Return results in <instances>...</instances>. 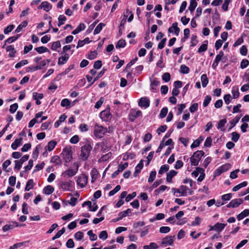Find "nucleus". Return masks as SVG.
Returning a JSON list of instances; mask_svg holds the SVG:
<instances>
[{
	"mask_svg": "<svg viewBox=\"0 0 249 249\" xmlns=\"http://www.w3.org/2000/svg\"><path fill=\"white\" fill-rule=\"evenodd\" d=\"M43 98V94L42 93H38L34 92L33 93V98L35 100H40Z\"/></svg>",
	"mask_w": 249,
	"mask_h": 249,
	"instance_id": "obj_50",
	"label": "nucleus"
},
{
	"mask_svg": "<svg viewBox=\"0 0 249 249\" xmlns=\"http://www.w3.org/2000/svg\"><path fill=\"white\" fill-rule=\"evenodd\" d=\"M72 181L69 180L68 181H61L60 182V188L65 191L70 190V188L71 186Z\"/></svg>",
	"mask_w": 249,
	"mask_h": 249,
	"instance_id": "obj_14",
	"label": "nucleus"
},
{
	"mask_svg": "<svg viewBox=\"0 0 249 249\" xmlns=\"http://www.w3.org/2000/svg\"><path fill=\"white\" fill-rule=\"evenodd\" d=\"M178 23L177 22H174L173 23L172 26L168 29V32L169 33H173L178 36L180 31L179 28L178 27Z\"/></svg>",
	"mask_w": 249,
	"mask_h": 249,
	"instance_id": "obj_15",
	"label": "nucleus"
},
{
	"mask_svg": "<svg viewBox=\"0 0 249 249\" xmlns=\"http://www.w3.org/2000/svg\"><path fill=\"white\" fill-rule=\"evenodd\" d=\"M167 188V186L165 185H161L159 188L156 189L154 191L156 195H158L162 192L165 191Z\"/></svg>",
	"mask_w": 249,
	"mask_h": 249,
	"instance_id": "obj_48",
	"label": "nucleus"
},
{
	"mask_svg": "<svg viewBox=\"0 0 249 249\" xmlns=\"http://www.w3.org/2000/svg\"><path fill=\"white\" fill-rule=\"evenodd\" d=\"M169 169V166L167 164H164V165H162L159 171V174H160V175H162L164 173L167 172Z\"/></svg>",
	"mask_w": 249,
	"mask_h": 249,
	"instance_id": "obj_42",
	"label": "nucleus"
},
{
	"mask_svg": "<svg viewBox=\"0 0 249 249\" xmlns=\"http://www.w3.org/2000/svg\"><path fill=\"white\" fill-rule=\"evenodd\" d=\"M175 239V236H167L162 239L161 244L172 246Z\"/></svg>",
	"mask_w": 249,
	"mask_h": 249,
	"instance_id": "obj_10",
	"label": "nucleus"
},
{
	"mask_svg": "<svg viewBox=\"0 0 249 249\" xmlns=\"http://www.w3.org/2000/svg\"><path fill=\"white\" fill-rule=\"evenodd\" d=\"M88 176L85 174H82L78 177L77 184L81 188H84L87 184Z\"/></svg>",
	"mask_w": 249,
	"mask_h": 249,
	"instance_id": "obj_6",
	"label": "nucleus"
},
{
	"mask_svg": "<svg viewBox=\"0 0 249 249\" xmlns=\"http://www.w3.org/2000/svg\"><path fill=\"white\" fill-rule=\"evenodd\" d=\"M185 107H186V105L185 104H181L178 105V111L177 112V115H180L182 113L183 109Z\"/></svg>",
	"mask_w": 249,
	"mask_h": 249,
	"instance_id": "obj_58",
	"label": "nucleus"
},
{
	"mask_svg": "<svg viewBox=\"0 0 249 249\" xmlns=\"http://www.w3.org/2000/svg\"><path fill=\"white\" fill-rule=\"evenodd\" d=\"M78 166H77L76 168L74 169H68L63 173L64 177H72L74 176L77 173L78 170Z\"/></svg>",
	"mask_w": 249,
	"mask_h": 249,
	"instance_id": "obj_11",
	"label": "nucleus"
},
{
	"mask_svg": "<svg viewBox=\"0 0 249 249\" xmlns=\"http://www.w3.org/2000/svg\"><path fill=\"white\" fill-rule=\"evenodd\" d=\"M88 235L89 236V239L91 241H95L97 240V235L93 233L92 230H89L87 232Z\"/></svg>",
	"mask_w": 249,
	"mask_h": 249,
	"instance_id": "obj_53",
	"label": "nucleus"
},
{
	"mask_svg": "<svg viewBox=\"0 0 249 249\" xmlns=\"http://www.w3.org/2000/svg\"><path fill=\"white\" fill-rule=\"evenodd\" d=\"M231 93L233 98L237 99L239 98L240 96V93L238 87L234 86L232 88Z\"/></svg>",
	"mask_w": 249,
	"mask_h": 249,
	"instance_id": "obj_27",
	"label": "nucleus"
},
{
	"mask_svg": "<svg viewBox=\"0 0 249 249\" xmlns=\"http://www.w3.org/2000/svg\"><path fill=\"white\" fill-rule=\"evenodd\" d=\"M142 116V111L137 109H131L128 115V119L131 122H134L135 120Z\"/></svg>",
	"mask_w": 249,
	"mask_h": 249,
	"instance_id": "obj_5",
	"label": "nucleus"
},
{
	"mask_svg": "<svg viewBox=\"0 0 249 249\" xmlns=\"http://www.w3.org/2000/svg\"><path fill=\"white\" fill-rule=\"evenodd\" d=\"M61 47V43L60 41L58 40L52 43L51 49L53 51L59 52L58 49Z\"/></svg>",
	"mask_w": 249,
	"mask_h": 249,
	"instance_id": "obj_33",
	"label": "nucleus"
},
{
	"mask_svg": "<svg viewBox=\"0 0 249 249\" xmlns=\"http://www.w3.org/2000/svg\"><path fill=\"white\" fill-rule=\"evenodd\" d=\"M227 123V120L226 119H223L222 120H221L219 121L217 128L218 129H220L221 131H225V129L224 128V127L225 125V124Z\"/></svg>",
	"mask_w": 249,
	"mask_h": 249,
	"instance_id": "obj_30",
	"label": "nucleus"
},
{
	"mask_svg": "<svg viewBox=\"0 0 249 249\" xmlns=\"http://www.w3.org/2000/svg\"><path fill=\"white\" fill-rule=\"evenodd\" d=\"M226 226V224L220 223L217 222L214 225L215 231L218 232H220L222 231H223V230L225 228Z\"/></svg>",
	"mask_w": 249,
	"mask_h": 249,
	"instance_id": "obj_29",
	"label": "nucleus"
},
{
	"mask_svg": "<svg viewBox=\"0 0 249 249\" xmlns=\"http://www.w3.org/2000/svg\"><path fill=\"white\" fill-rule=\"evenodd\" d=\"M197 6V2L196 0H191L189 6L188 7L189 10L191 12H193Z\"/></svg>",
	"mask_w": 249,
	"mask_h": 249,
	"instance_id": "obj_43",
	"label": "nucleus"
},
{
	"mask_svg": "<svg viewBox=\"0 0 249 249\" xmlns=\"http://www.w3.org/2000/svg\"><path fill=\"white\" fill-rule=\"evenodd\" d=\"M71 102L67 98L64 99L61 101V106L62 107H68L70 106Z\"/></svg>",
	"mask_w": 249,
	"mask_h": 249,
	"instance_id": "obj_55",
	"label": "nucleus"
},
{
	"mask_svg": "<svg viewBox=\"0 0 249 249\" xmlns=\"http://www.w3.org/2000/svg\"><path fill=\"white\" fill-rule=\"evenodd\" d=\"M139 106L141 107L147 108L150 106V101L147 97H142L139 100Z\"/></svg>",
	"mask_w": 249,
	"mask_h": 249,
	"instance_id": "obj_9",
	"label": "nucleus"
},
{
	"mask_svg": "<svg viewBox=\"0 0 249 249\" xmlns=\"http://www.w3.org/2000/svg\"><path fill=\"white\" fill-rule=\"evenodd\" d=\"M247 185V181H243L242 183H240V184L235 186L232 188V191L233 192H236L238 190H239V189H240L241 188H242L243 187H246Z\"/></svg>",
	"mask_w": 249,
	"mask_h": 249,
	"instance_id": "obj_36",
	"label": "nucleus"
},
{
	"mask_svg": "<svg viewBox=\"0 0 249 249\" xmlns=\"http://www.w3.org/2000/svg\"><path fill=\"white\" fill-rule=\"evenodd\" d=\"M208 41L206 40L198 48V53H201L205 52L207 50Z\"/></svg>",
	"mask_w": 249,
	"mask_h": 249,
	"instance_id": "obj_35",
	"label": "nucleus"
},
{
	"mask_svg": "<svg viewBox=\"0 0 249 249\" xmlns=\"http://www.w3.org/2000/svg\"><path fill=\"white\" fill-rule=\"evenodd\" d=\"M35 50L38 53H42L45 52H49V49L47 48L44 46L36 47L35 49Z\"/></svg>",
	"mask_w": 249,
	"mask_h": 249,
	"instance_id": "obj_41",
	"label": "nucleus"
},
{
	"mask_svg": "<svg viewBox=\"0 0 249 249\" xmlns=\"http://www.w3.org/2000/svg\"><path fill=\"white\" fill-rule=\"evenodd\" d=\"M28 64V61L27 60H23L20 61V62H18L16 65H15V68L16 69H19L21 67L26 65Z\"/></svg>",
	"mask_w": 249,
	"mask_h": 249,
	"instance_id": "obj_60",
	"label": "nucleus"
},
{
	"mask_svg": "<svg viewBox=\"0 0 249 249\" xmlns=\"http://www.w3.org/2000/svg\"><path fill=\"white\" fill-rule=\"evenodd\" d=\"M58 26L60 27L62 25L64 24V22L66 20L67 18L64 15H60L58 18Z\"/></svg>",
	"mask_w": 249,
	"mask_h": 249,
	"instance_id": "obj_51",
	"label": "nucleus"
},
{
	"mask_svg": "<svg viewBox=\"0 0 249 249\" xmlns=\"http://www.w3.org/2000/svg\"><path fill=\"white\" fill-rule=\"evenodd\" d=\"M243 203V200L241 198L232 199L227 205L228 208H236Z\"/></svg>",
	"mask_w": 249,
	"mask_h": 249,
	"instance_id": "obj_8",
	"label": "nucleus"
},
{
	"mask_svg": "<svg viewBox=\"0 0 249 249\" xmlns=\"http://www.w3.org/2000/svg\"><path fill=\"white\" fill-rule=\"evenodd\" d=\"M168 113V108L167 107H164L162 108L160 113V118H164Z\"/></svg>",
	"mask_w": 249,
	"mask_h": 249,
	"instance_id": "obj_49",
	"label": "nucleus"
},
{
	"mask_svg": "<svg viewBox=\"0 0 249 249\" xmlns=\"http://www.w3.org/2000/svg\"><path fill=\"white\" fill-rule=\"evenodd\" d=\"M52 8V5L48 1L42 2L38 7V9H43L46 12L49 11Z\"/></svg>",
	"mask_w": 249,
	"mask_h": 249,
	"instance_id": "obj_12",
	"label": "nucleus"
},
{
	"mask_svg": "<svg viewBox=\"0 0 249 249\" xmlns=\"http://www.w3.org/2000/svg\"><path fill=\"white\" fill-rule=\"evenodd\" d=\"M160 84V82L157 78H154L151 82V90L153 92L156 91L157 90V87Z\"/></svg>",
	"mask_w": 249,
	"mask_h": 249,
	"instance_id": "obj_17",
	"label": "nucleus"
},
{
	"mask_svg": "<svg viewBox=\"0 0 249 249\" xmlns=\"http://www.w3.org/2000/svg\"><path fill=\"white\" fill-rule=\"evenodd\" d=\"M240 134L236 132L231 133V140L234 142H237L240 138Z\"/></svg>",
	"mask_w": 249,
	"mask_h": 249,
	"instance_id": "obj_52",
	"label": "nucleus"
},
{
	"mask_svg": "<svg viewBox=\"0 0 249 249\" xmlns=\"http://www.w3.org/2000/svg\"><path fill=\"white\" fill-rule=\"evenodd\" d=\"M34 187V181L32 179H29L26 185L25 188V191H28L30 190H31L32 188H33Z\"/></svg>",
	"mask_w": 249,
	"mask_h": 249,
	"instance_id": "obj_40",
	"label": "nucleus"
},
{
	"mask_svg": "<svg viewBox=\"0 0 249 249\" xmlns=\"http://www.w3.org/2000/svg\"><path fill=\"white\" fill-rule=\"evenodd\" d=\"M62 155L66 162H70L72 159L71 154L69 151L64 150L62 153Z\"/></svg>",
	"mask_w": 249,
	"mask_h": 249,
	"instance_id": "obj_13",
	"label": "nucleus"
},
{
	"mask_svg": "<svg viewBox=\"0 0 249 249\" xmlns=\"http://www.w3.org/2000/svg\"><path fill=\"white\" fill-rule=\"evenodd\" d=\"M107 132V128L96 124L94 126V135L97 138H102Z\"/></svg>",
	"mask_w": 249,
	"mask_h": 249,
	"instance_id": "obj_4",
	"label": "nucleus"
},
{
	"mask_svg": "<svg viewBox=\"0 0 249 249\" xmlns=\"http://www.w3.org/2000/svg\"><path fill=\"white\" fill-rule=\"evenodd\" d=\"M100 116L101 119L105 122L110 120L112 117L109 109H107L101 112Z\"/></svg>",
	"mask_w": 249,
	"mask_h": 249,
	"instance_id": "obj_7",
	"label": "nucleus"
},
{
	"mask_svg": "<svg viewBox=\"0 0 249 249\" xmlns=\"http://www.w3.org/2000/svg\"><path fill=\"white\" fill-rule=\"evenodd\" d=\"M121 189V186L119 185H117L113 190L109 192L108 195L111 196L117 193Z\"/></svg>",
	"mask_w": 249,
	"mask_h": 249,
	"instance_id": "obj_57",
	"label": "nucleus"
},
{
	"mask_svg": "<svg viewBox=\"0 0 249 249\" xmlns=\"http://www.w3.org/2000/svg\"><path fill=\"white\" fill-rule=\"evenodd\" d=\"M90 41L91 40H90L89 37H86L82 40H79L76 46V48L78 49L80 47H83L85 44H89L90 43Z\"/></svg>",
	"mask_w": 249,
	"mask_h": 249,
	"instance_id": "obj_28",
	"label": "nucleus"
},
{
	"mask_svg": "<svg viewBox=\"0 0 249 249\" xmlns=\"http://www.w3.org/2000/svg\"><path fill=\"white\" fill-rule=\"evenodd\" d=\"M204 152L202 151L195 152L190 158L191 164L192 166H196L198 164L202 157L203 156Z\"/></svg>",
	"mask_w": 249,
	"mask_h": 249,
	"instance_id": "obj_2",
	"label": "nucleus"
},
{
	"mask_svg": "<svg viewBox=\"0 0 249 249\" xmlns=\"http://www.w3.org/2000/svg\"><path fill=\"white\" fill-rule=\"evenodd\" d=\"M56 144H57V142L56 141L52 140L48 142L47 145H46L44 149H46V150L51 151L54 149V148L56 146Z\"/></svg>",
	"mask_w": 249,
	"mask_h": 249,
	"instance_id": "obj_23",
	"label": "nucleus"
},
{
	"mask_svg": "<svg viewBox=\"0 0 249 249\" xmlns=\"http://www.w3.org/2000/svg\"><path fill=\"white\" fill-rule=\"evenodd\" d=\"M41 148V146L40 144L37 145L35 150L33 153V158L36 159L39 154V150Z\"/></svg>",
	"mask_w": 249,
	"mask_h": 249,
	"instance_id": "obj_46",
	"label": "nucleus"
},
{
	"mask_svg": "<svg viewBox=\"0 0 249 249\" xmlns=\"http://www.w3.org/2000/svg\"><path fill=\"white\" fill-rule=\"evenodd\" d=\"M201 80L202 87L204 88L206 87L209 82V79L207 76V75L205 74H202L201 76Z\"/></svg>",
	"mask_w": 249,
	"mask_h": 249,
	"instance_id": "obj_34",
	"label": "nucleus"
},
{
	"mask_svg": "<svg viewBox=\"0 0 249 249\" xmlns=\"http://www.w3.org/2000/svg\"><path fill=\"white\" fill-rule=\"evenodd\" d=\"M177 173V172L175 170H172L170 171L166 174V181L169 183L172 182L173 178L174 177Z\"/></svg>",
	"mask_w": 249,
	"mask_h": 249,
	"instance_id": "obj_18",
	"label": "nucleus"
},
{
	"mask_svg": "<svg viewBox=\"0 0 249 249\" xmlns=\"http://www.w3.org/2000/svg\"><path fill=\"white\" fill-rule=\"evenodd\" d=\"M6 52H9L8 54L10 57H13L15 56L16 51L15 50L13 45H9L6 48Z\"/></svg>",
	"mask_w": 249,
	"mask_h": 249,
	"instance_id": "obj_22",
	"label": "nucleus"
},
{
	"mask_svg": "<svg viewBox=\"0 0 249 249\" xmlns=\"http://www.w3.org/2000/svg\"><path fill=\"white\" fill-rule=\"evenodd\" d=\"M162 80L165 82H168L170 80L171 75L169 73L165 72L162 76Z\"/></svg>",
	"mask_w": 249,
	"mask_h": 249,
	"instance_id": "obj_64",
	"label": "nucleus"
},
{
	"mask_svg": "<svg viewBox=\"0 0 249 249\" xmlns=\"http://www.w3.org/2000/svg\"><path fill=\"white\" fill-rule=\"evenodd\" d=\"M90 175L91 177V182H94L97 179L98 175V172L95 168L92 169Z\"/></svg>",
	"mask_w": 249,
	"mask_h": 249,
	"instance_id": "obj_32",
	"label": "nucleus"
},
{
	"mask_svg": "<svg viewBox=\"0 0 249 249\" xmlns=\"http://www.w3.org/2000/svg\"><path fill=\"white\" fill-rule=\"evenodd\" d=\"M188 190V188L187 187L184 185H181L178 189H176L175 188L172 189V193L174 195L176 196H187Z\"/></svg>",
	"mask_w": 249,
	"mask_h": 249,
	"instance_id": "obj_3",
	"label": "nucleus"
},
{
	"mask_svg": "<svg viewBox=\"0 0 249 249\" xmlns=\"http://www.w3.org/2000/svg\"><path fill=\"white\" fill-rule=\"evenodd\" d=\"M249 215V209H245L237 215V219L240 221Z\"/></svg>",
	"mask_w": 249,
	"mask_h": 249,
	"instance_id": "obj_25",
	"label": "nucleus"
},
{
	"mask_svg": "<svg viewBox=\"0 0 249 249\" xmlns=\"http://www.w3.org/2000/svg\"><path fill=\"white\" fill-rule=\"evenodd\" d=\"M198 108V105L197 103H193L192 104L189 110L191 113H194L196 111Z\"/></svg>",
	"mask_w": 249,
	"mask_h": 249,
	"instance_id": "obj_54",
	"label": "nucleus"
},
{
	"mask_svg": "<svg viewBox=\"0 0 249 249\" xmlns=\"http://www.w3.org/2000/svg\"><path fill=\"white\" fill-rule=\"evenodd\" d=\"M190 69L189 67L185 65H181L180 67V72L183 74H187L189 72Z\"/></svg>",
	"mask_w": 249,
	"mask_h": 249,
	"instance_id": "obj_44",
	"label": "nucleus"
},
{
	"mask_svg": "<svg viewBox=\"0 0 249 249\" xmlns=\"http://www.w3.org/2000/svg\"><path fill=\"white\" fill-rule=\"evenodd\" d=\"M51 162L56 165H60L61 164V160L58 156H53L51 158Z\"/></svg>",
	"mask_w": 249,
	"mask_h": 249,
	"instance_id": "obj_37",
	"label": "nucleus"
},
{
	"mask_svg": "<svg viewBox=\"0 0 249 249\" xmlns=\"http://www.w3.org/2000/svg\"><path fill=\"white\" fill-rule=\"evenodd\" d=\"M105 26V24L103 23H100L95 28L94 30L93 34L97 35L102 30L103 28Z\"/></svg>",
	"mask_w": 249,
	"mask_h": 249,
	"instance_id": "obj_38",
	"label": "nucleus"
},
{
	"mask_svg": "<svg viewBox=\"0 0 249 249\" xmlns=\"http://www.w3.org/2000/svg\"><path fill=\"white\" fill-rule=\"evenodd\" d=\"M50 62V60L49 59H45V60H42L37 65L38 70H41V69L44 68L45 67L49 65Z\"/></svg>",
	"mask_w": 249,
	"mask_h": 249,
	"instance_id": "obj_24",
	"label": "nucleus"
},
{
	"mask_svg": "<svg viewBox=\"0 0 249 249\" xmlns=\"http://www.w3.org/2000/svg\"><path fill=\"white\" fill-rule=\"evenodd\" d=\"M92 149V146L89 143H87L81 147L80 157L83 160H87Z\"/></svg>",
	"mask_w": 249,
	"mask_h": 249,
	"instance_id": "obj_1",
	"label": "nucleus"
},
{
	"mask_svg": "<svg viewBox=\"0 0 249 249\" xmlns=\"http://www.w3.org/2000/svg\"><path fill=\"white\" fill-rule=\"evenodd\" d=\"M198 41L197 40V37L196 35H193L191 36V47L195 46L197 43Z\"/></svg>",
	"mask_w": 249,
	"mask_h": 249,
	"instance_id": "obj_59",
	"label": "nucleus"
},
{
	"mask_svg": "<svg viewBox=\"0 0 249 249\" xmlns=\"http://www.w3.org/2000/svg\"><path fill=\"white\" fill-rule=\"evenodd\" d=\"M54 191V188L51 185H48L43 189V193L46 195H50Z\"/></svg>",
	"mask_w": 249,
	"mask_h": 249,
	"instance_id": "obj_31",
	"label": "nucleus"
},
{
	"mask_svg": "<svg viewBox=\"0 0 249 249\" xmlns=\"http://www.w3.org/2000/svg\"><path fill=\"white\" fill-rule=\"evenodd\" d=\"M18 226V224L16 222H13L11 224H6L2 227V231L4 232H6L8 230H12L15 227Z\"/></svg>",
	"mask_w": 249,
	"mask_h": 249,
	"instance_id": "obj_20",
	"label": "nucleus"
},
{
	"mask_svg": "<svg viewBox=\"0 0 249 249\" xmlns=\"http://www.w3.org/2000/svg\"><path fill=\"white\" fill-rule=\"evenodd\" d=\"M211 99H212V98H211V96L207 95L205 97V99L203 102V107H207L208 106V105L209 104L210 102H211Z\"/></svg>",
	"mask_w": 249,
	"mask_h": 249,
	"instance_id": "obj_63",
	"label": "nucleus"
},
{
	"mask_svg": "<svg viewBox=\"0 0 249 249\" xmlns=\"http://www.w3.org/2000/svg\"><path fill=\"white\" fill-rule=\"evenodd\" d=\"M241 118V116H236L234 119L231 120L230 122V124H231V127L230 129H231V128L233 127L236 124L239 122Z\"/></svg>",
	"mask_w": 249,
	"mask_h": 249,
	"instance_id": "obj_39",
	"label": "nucleus"
},
{
	"mask_svg": "<svg viewBox=\"0 0 249 249\" xmlns=\"http://www.w3.org/2000/svg\"><path fill=\"white\" fill-rule=\"evenodd\" d=\"M84 234L82 231H79L74 234V238L76 240L79 241L83 238Z\"/></svg>",
	"mask_w": 249,
	"mask_h": 249,
	"instance_id": "obj_62",
	"label": "nucleus"
},
{
	"mask_svg": "<svg viewBox=\"0 0 249 249\" xmlns=\"http://www.w3.org/2000/svg\"><path fill=\"white\" fill-rule=\"evenodd\" d=\"M143 167V162L142 160H141L135 167V170L133 174L134 177H136L138 176V175L140 173L141 170L142 169Z\"/></svg>",
	"mask_w": 249,
	"mask_h": 249,
	"instance_id": "obj_19",
	"label": "nucleus"
},
{
	"mask_svg": "<svg viewBox=\"0 0 249 249\" xmlns=\"http://www.w3.org/2000/svg\"><path fill=\"white\" fill-rule=\"evenodd\" d=\"M131 211H132L131 209H128L126 211H124L120 212L118 214V217L117 218L116 221L121 220V219H123L124 217L126 216L129 213H131Z\"/></svg>",
	"mask_w": 249,
	"mask_h": 249,
	"instance_id": "obj_21",
	"label": "nucleus"
},
{
	"mask_svg": "<svg viewBox=\"0 0 249 249\" xmlns=\"http://www.w3.org/2000/svg\"><path fill=\"white\" fill-rule=\"evenodd\" d=\"M22 138H20L19 139H17L15 142L12 143L11 144V148L13 150H16L17 148L20 145L22 144L21 141H22Z\"/></svg>",
	"mask_w": 249,
	"mask_h": 249,
	"instance_id": "obj_26",
	"label": "nucleus"
},
{
	"mask_svg": "<svg viewBox=\"0 0 249 249\" xmlns=\"http://www.w3.org/2000/svg\"><path fill=\"white\" fill-rule=\"evenodd\" d=\"M143 67L142 65H139L136 67L133 74L136 76H138L143 70Z\"/></svg>",
	"mask_w": 249,
	"mask_h": 249,
	"instance_id": "obj_47",
	"label": "nucleus"
},
{
	"mask_svg": "<svg viewBox=\"0 0 249 249\" xmlns=\"http://www.w3.org/2000/svg\"><path fill=\"white\" fill-rule=\"evenodd\" d=\"M69 59V54L67 53H65L64 55H62L58 58V65H62L66 63Z\"/></svg>",
	"mask_w": 249,
	"mask_h": 249,
	"instance_id": "obj_16",
	"label": "nucleus"
},
{
	"mask_svg": "<svg viewBox=\"0 0 249 249\" xmlns=\"http://www.w3.org/2000/svg\"><path fill=\"white\" fill-rule=\"evenodd\" d=\"M19 35H18L16 36L10 37L5 41V43H11L16 41L19 37Z\"/></svg>",
	"mask_w": 249,
	"mask_h": 249,
	"instance_id": "obj_61",
	"label": "nucleus"
},
{
	"mask_svg": "<svg viewBox=\"0 0 249 249\" xmlns=\"http://www.w3.org/2000/svg\"><path fill=\"white\" fill-rule=\"evenodd\" d=\"M156 174L157 173L156 171H153L151 172L150 176L148 179V181L149 182H152L155 180L156 178Z\"/></svg>",
	"mask_w": 249,
	"mask_h": 249,
	"instance_id": "obj_56",
	"label": "nucleus"
},
{
	"mask_svg": "<svg viewBox=\"0 0 249 249\" xmlns=\"http://www.w3.org/2000/svg\"><path fill=\"white\" fill-rule=\"evenodd\" d=\"M126 42L124 39H120L117 44L116 45V48L117 49L124 48L125 46Z\"/></svg>",
	"mask_w": 249,
	"mask_h": 249,
	"instance_id": "obj_45",
	"label": "nucleus"
}]
</instances>
